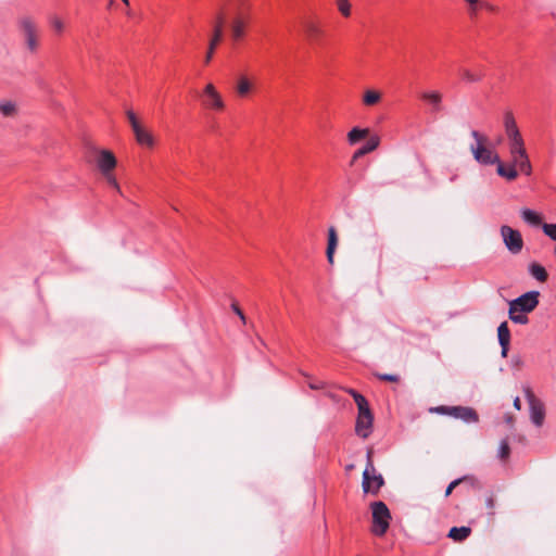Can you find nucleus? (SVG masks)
<instances>
[{"instance_id":"obj_1","label":"nucleus","mask_w":556,"mask_h":556,"mask_svg":"<svg viewBox=\"0 0 556 556\" xmlns=\"http://www.w3.org/2000/svg\"><path fill=\"white\" fill-rule=\"evenodd\" d=\"M471 137L476 140L477 144L470 147V151L473 155V159L484 165L496 164V172L501 177L506 178L511 181L515 180L518 176V172L514 168H506V165L500 160L498 155L493 152L491 149L485 147L486 137L482 136L479 131L472 130Z\"/></svg>"},{"instance_id":"obj_2","label":"nucleus","mask_w":556,"mask_h":556,"mask_svg":"<svg viewBox=\"0 0 556 556\" xmlns=\"http://www.w3.org/2000/svg\"><path fill=\"white\" fill-rule=\"evenodd\" d=\"M18 29L23 36L25 47L30 53H36L39 48L40 30L37 22L29 15L17 20Z\"/></svg>"},{"instance_id":"obj_3","label":"nucleus","mask_w":556,"mask_h":556,"mask_svg":"<svg viewBox=\"0 0 556 556\" xmlns=\"http://www.w3.org/2000/svg\"><path fill=\"white\" fill-rule=\"evenodd\" d=\"M384 481L381 475L376 473V469L371 462V452L367 453V465L363 472L362 488L365 493L377 494Z\"/></svg>"},{"instance_id":"obj_4","label":"nucleus","mask_w":556,"mask_h":556,"mask_svg":"<svg viewBox=\"0 0 556 556\" xmlns=\"http://www.w3.org/2000/svg\"><path fill=\"white\" fill-rule=\"evenodd\" d=\"M372 510V532L376 535H383L389 528V520L391 518L390 510L383 502H375L371 505Z\"/></svg>"},{"instance_id":"obj_5","label":"nucleus","mask_w":556,"mask_h":556,"mask_svg":"<svg viewBox=\"0 0 556 556\" xmlns=\"http://www.w3.org/2000/svg\"><path fill=\"white\" fill-rule=\"evenodd\" d=\"M539 291H528L517 299H514L509 302V306L513 307L514 311H520V313L528 314L535 309L539 305Z\"/></svg>"},{"instance_id":"obj_6","label":"nucleus","mask_w":556,"mask_h":556,"mask_svg":"<svg viewBox=\"0 0 556 556\" xmlns=\"http://www.w3.org/2000/svg\"><path fill=\"white\" fill-rule=\"evenodd\" d=\"M501 236L507 250L513 254H518L523 248V240L518 230L507 225L501 227Z\"/></svg>"},{"instance_id":"obj_7","label":"nucleus","mask_w":556,"mask_h":556,"mask_svg":"<svg viewBox=\"0 0 556 556\" xmlns=\"http://www.w3.org/2000/svg\"><path fill=\"white\" fill-rule=\"evenodd\" d=\"M437 413L450 415L465 422H477L478 415L471 407L465 406H439L434 409Z\"/></svg>"},{"instance_id":"obj_8","label":"nucleus","mask_w":556,"mask_h":556,"mask_svg":"<svg viewBox=\"0 0 556 556\" xmlns=\"http://www.w3.org/2000/svg\"><path fill=\"white\" fill-rule=\"evenodd\" d=\"M506 168H514L529 176L532 167L526 149L510 153V164Z\"/></svg>"},{"instance_id":"obj_9","label":"nucleus","mask_w":556,"mask_h":556,"mask_svg":"<svg viewBox=\"0 0 556 556\" xmlns=\"http://www.w3.org/2000/svg\"><path fill=\"white\" fill-rule=\"evenodd\" d=\"M203 105L207 109L222 111L225 106L222 96L213 84H207L203 90Z\"/></svg>"},{"instance_id":"obj_10","label":"nucleus","mask_w":556,"mask_h":556,"mask_svg":"<svg viewBox=\"0 0 556 556\" xmlns=\"http://www.w3.org/2000/svg\"><path fill=\"white\" fill-rule=\"evenodd\" d=\"M96 164L101 174L114 172L117 160L114 153L110 150L101 149L97 150Z\"/></svg>"},{"instance_id":"obj_11","label":"nucleus","mask_w":556,"mask_h":556,"mask_svg":"<svg viewBox=\"0 0 556 556\" xmlns=\"http://www.w3.org/2000/svg\"><path fill=\"white\" fill-rule=\"evenodd\" d=\"M374 416L371 412L357 414L355 432L358 437L367 439L372 431Z\"/></svg>"},{"instance_id":"obj_12","label":"nucleus","mask_w":556,"mask_h":556,"mask_svg":"<svg viewBox=\"0 0 556 556\" xmlns=\"http://www.w3.org/2000/svg\"><path fill=\"white\" fill-rule=\"evenodd\" d=\"M526 396L530 403L531 421L538 427L542 426L543 420H544L543 405L536 401L533 393L529 389L526 391Z\"/></svg>"},{"instance_id":"obj_13","label":"nucleus","mask_w":556,"mask_h":556,"mask_svg":"<svg viewBox=\"0 0 556 556\" xmlns=\"http://www.w3.org/2000/svg\"><path fill=\"white\" fill-rule=\"evenodd\" d=\"M136 142L141 146L149 149H153L155 146V138L152 134V131L146 127V125L142 123L135 129H132Z\"/></svg>"},{"instance_id":"obj_14","label":"nucleus","mask_w":556,"mask_h":556,"mask_svg":"<svg viewBox=\"0 0 556 556\" xmlns=\"http://www.w3.org/2000/svg\"><path fill=\"white\" fill-rule=\"evenodd\" d=\"M302 24L308 40L313 43H318L324 35L321 26L316 21L309 18L304 20Z\"/></svg>"},{"instance_id":"obj_15","label":"nucleus","mask_w":556,"mask_h":556,"mask_svg":"<svg viewBox=\"0 0 556 556\" xmlns=\"http://www.w3.org/2000/svg\"><path fill=\"white\" fill-rule=\"evenodd\" d=\"M421 99L432 106L433 112L442 110V93L440 91H425L421 93Z\"/></svg>"},{"instance_id":"obj_16","label":"nucleus","mask_w":556,"mask_h":556,"mask_svg":"<svg viewBox=\"0 0 556 556\" xmlns=\"http://www.w3.org/2000/svg\"><path fill=\"white\" fill-rule=\"evenodd\" d=\"M338 245V236L334 227L328 229V244L326 250L327 260L330 264H333V255Z\"/></svg>"},{"instance_id":"obj_17","label":"nucleus","mask_w":556,"mask_h":556,"mask_svg":"<svg viewBox=\"0 0 556 556\" xmlns=\"http://www.w3.org/2000/svg\"><path fill=\"white\" fill-rule=\"evenodd\" d=\"M504 127H505V131H506V135H507L508 139L521 136V134H520V131H519V129L517 127L515 117H514V115L510 112H507L505 114Z\"/></svg>"},{"instance_id":"obj_18","label":"nucleus","mask_w":556,"mask_h":556,"mask_svg":"<svg viewBox=\"0 0 556 556\" xmlns=\"http://www.w3.org/2000/svg\"><path fill=\"white\" fill-rule=\"evenodd\" d=\"M380 143V138L378 136H371L369 138V140L367 141V143L365 146H363L362 148H359L353 155V160H356L367 153H370L372 152L374 150H376L378 148Z\"/></svg>"},{"instance_id":"obj_19","label":"nucleus","mask_w":556,"mask_h":556,"mask_svg":"<svg viewBox=\"0 0 556 556\" xmlns=\"http://www.w3.org/2000/svg\"><path fill=\"white\" fill-rule=\"evenodd\" d=\"M369 135L368 128H352L348 134V141L350 144H356L359 140L366 138Z\"/></svg>"},{"instance_id":"obj_20","label":"nucleus","mask_w":556,"mask_h":556,"mask_svg":"<svg viewBox=\"0 0 556 556\" xmlns=\"http://www.w3.org/2000/svg\"><path fill=\"white\" fill-rule=\"evenodd\" d=\"M528 269H529L530 275L538 281L545 282L547 280V277H548L547 271L545 270V268L542 265H540L538 263H531L529 265Z\"/></svg>"},{"instance_id":"obj_21","label":"nucleus","mask_w":556,"mask_h":556,"mask_svg":"<svg viewBox=\"0 0 556 556\" xmlns=\"http://www.w3.org/2000/svg\"><path fill=\"white\" fill-rule=\"evenodd\" d=\"M459 74L462 79L466 83H478L483 77V73L481 71H472L469 68H460Z\"/></svg>"},{"instance_id":"obj_22","label":"nucleus","mask_w":556,"mask_h":556,"mask_svg":"<svg viewBox=\"0 0 556 556\" xmlns=\"http://www.w3.org/2000/svg\"><path fill=\"white\" fill-rule=\"evenodd\" d=\"M471 533V529L469 527H453L448 532V538L453 539L454 541H464L466 540Z\"/></svg>"},{"instance_id":"obj_23","label":"nucleus","mask_w":556,"mask_h":556,"mask_svg":"<svg viewBox=\"0 0 556 556\" xmlns=\"http://www.w3.org/2000/svg\"><path fill=\"white\" fill-rule=\"evenodd\" d=\"M520 214H521L522 219L532 226H538L542 222L541 216L536 212H534L530 208H522L520 211Z\"/></svg>"},{"instance_id":"obj_24","label":"nucleus","mask_w":556,"mask_h":556,"mask_svg":"<svg viewBox=\"0 0 556 556\" xmlns=\"http://www.w3.org/2000/svg\"><path fill=\"white\" fill-rule=\"evenodd\" d=\"M220 39L222 38L219 37L218 31H215V34H213V36L210 40L208 49H207V52L204 58L205 64H208L212 61L214 51H215L217 45L219 43Z\"/></svg>"},{"instance_id":"obj_25","label":"nucleus","mask_w":556,"mask_h":556,"mask_svg":"<svg viewBox=\"0 0 556 556\" xmlns=\"http://www.w3.org/2000/svg\"><path fill=\"white\" fill-rule=\"evenodd\" d=\"M497 338L500 344H509L510 332L506 321H503L497 328Z\"/></svg>"},{"instance_id":"obj_26","label":"nucleus","mask_w":556,"mask_h":556,"mask_svg":"<svg viewBox=\"0 0 556 556\" xmlns=\"http://www.w3.org/2000/svg\"><path fill=\"white\" fill-rule=\"evenodd\" d=\"M17 108L13 101H0V113L5 117H12L16 114Z\"/></svg>"},{"instance_id":"obj_27","label":"nucleus","mask_w":556,"mask_h":556,"mask_svg":"<svg viewBox=\"0 0 556 556\" xmlns=\"http://www.w3.org/2000/svg\"><path fill=\"white\" fill-rule=\"evenodd\" d=\"M381 100V93L379 91L369 89L366 90L363 96V102L365 105H375Z\"/></svg>"},{"instance_id":"obj_28","label":"nucleus","mask_w":556,"mask_h":556,"mask_svg":"<svg viewBox=\"0 0 556 556\" xmlns=\"http://www.w3.org/2000/svg\"><path fill=\"white\" fill-rule=\"evenodd\" d=\"M508 316L509 319L515 324L526 325L529 321L527 314L520 313V311H514L513 313L511 306H509Z\"/></svg>"},{"instance_id":"obj_29","label":"nucleus","mask_w":556,"mask_h":556,"mask_svg":"<svg viewBox=\"0 0 556 556\" xmlns=\"http://www.w3.org/2000/svg\"><path fill=\"white\" fill-rule=\"evenodd\" d=\"M509 141V154L515 151L525 150V142L521 136L508 139Z\"/></svg>"},{"instance_id":"obj_30","label":"nucleus","mask_w":556,"mask_h":556,"mask_svg":"<svg viewBox=\"0 0 556 556\" xmlns=\"http://www.w3.org/2000/svg\"><path fill=\"white\" fill-rule=\"evenodd\" d=\"M354 401L357 405L358 414L371 412L367 400L362 394L355 395Z\"/></svg>"},{"instance_id":"obj_31","label":"nucleus","mask_w":556,"mask_h":556,"mask_svg":"<svg viewBox=\"0 0 556 556\" xmlns=\"http://www.w3.org/2000/svg\"><path fill=\"white\" fill-rule=\"evenodd\" d=\"M354 401L357 405L358 414L371 412L367 400L362 394L355 395Z\"/></svg>"},{"instance_id":"obj_32","label":"nucleus","mask_w":556,"mask_h":556,"mask_svg":"<svg viewBox=\"0 0 556 556\" xmlns=\"http://www.w3.org/2000/svg\"><path fill=\"white\" fill-rule=\"evenodd\" d=\"M125 113H126V117L130 124L131 129H135L136 127H138L139 125L142 124L140 118L137 116V114L132 110H127Z\"/></svg>"},{"instance_id":"obj_33","label":"nucleus","mask_w":556,"mask_h":556,"mask_svg":"<svg viewBox=\"0 0 556 556\" xmlns=\"http://www.w3.org/2000/svg\"><path fill=\"white\" fill-rule=\"evenodd\" d=\"M50 23H51L52 28L58 34H61L65 28L64 22L59 16H52L50 18Z\"/></svg>"},{"instance_id":"obj_34","label":"nucleus","mask_w":556,"mask_h":556,"mask_svg":"<svg viewBox=\"0 0 556 556\" xmlns=\"http://www.w3.org/2000/svg\"><path fill=\"white\" fill-rule=\"evenodd\" d=\"M102 175L110 186H112L118 193H122L121 187H119L113 172H109V173L102 174Z\"/></svg>"},{"instance_id":"obj_35","label":"nucleus","mask_w":556,"mask_h":556,"mask_svg":"<svg viewBox=\"0 0 556 556\" xmlns=\"http://www.w3.org/2000/svg\"><path fill=\"white\" fill-rule=\"evenodd\" d=\"M542 229L546 236H548L552 240L556 241V223L543 224Z\"/></svg>"},{"instance_id":"obj_36","label":"nucleus","mask_w":556,"mask_h":556,"mask_svg":"<svg viewBox=\"0 0 556 556\" xmlns=\"http://www.w3.org/2000/svg\"><path fill=\"white\" fill-rule=\"evenodd\" d=\"M339 11L344 15L349 16L351 13V4L349 0H337Z\"/></svg>"},{"instance_id":"obj_37","label":"nucleus","mask_w":556,"mask_h":556,"mask_svg":"<svg viewBox=\"0 0 556 556\" xmlns=\"http://www.w3.org/2000/svg\"><path fill=\"white\" fill-rule=\"evenodd\" d=\"M509 452H510V448H509L508 442L506 440L501 441L500 446H498V457L502 459H505L508 457Z\"/></svg>"},{"instance_id":"obj_38","label":"nucleus","mask_w":556,"mask_h":556,"mask_svg":"<svg viewBox=\"0 0 556 556\" xmlns=\"http://www.w3.org/2000/svg\"><path fill=\"white\" fill-rule=\"evenodd\" d=\"M223 25H224V16H223V14H218L216 16V21H215V24H214L213 34H215V31H218V35H219L220 38L223 36Z\"/></svg>"},{"instance_id":"obj_39","label":"nucleus","mask_w":556,"mask_h":556,"mask_svg":"<svg viewBox=\"0 0 556 556\" xmlns=\"http://www.w3.org/2000/svg\"><path fill=\"white\" fill-rule=\"evenodd\" d=\"M223 25H224V16H223V14H218L216 16V21H215V24H214L213 34H215V31H218V35H219L220 38L223 36Z\"/></svg>"},{"instance_id":"obj_40","label":"nucleus","mask_w":556,"mask_h":556,"mask_svg":"<svg viewBox=\"0 0 556 556\" xmlns=\"http://www.w3.org/2000/svg\"><path fill=\"white\" fill-rule=\"evenodd\" d=\"M241 33H242V24L239 20H237L232 26V35L236 39H238V38H240Z\"/></svg>"},{"instance_id":"obj_41","label":"nucleus","mask_w":556,"mask_h":556,"mask_svg":"<svg viewBox=\"0 0 556 556\" xmlns=\"http://www.w3.org/2000/svg\"><path fill=\"white\" fill-rule=\"evenodd\" d=\"M325 382L321 380H312L308 382V387L312 390H321L325 388Z\"/></svg>"},{"instance_id":"obj_42","label":"nucleus","mask_w":556,"mask_h":556,"mask_svg":"<svg viewBox=\"0 0 556 556\" xmlns=\"http://www.w3.org/2000/svg\"><path fill=\"white\" fill-rule=\"evenodd\" d=\"M379 379L390 381V382H396L399 380V377L391 374H379L377 375Z\"/></svg>"},{"instance_id":"obj_43","label":"nucleus","mask_w":556,"mask_h":556,"mask_svg":"<svg viewBox=\"0 0 556 556\" xmlns=\"http://www.w3.org/2000/svg\"><path fill=\"white\" fill-rule=\"evenodd\" d=\"M231 308L241 319H243V311L241 309L238 301L231 302Z\"/></svg>"},{"instance_id":"obj_44","label":"nucleus","mask_w":556,"mask_h":556,"mask_svg":"<svg viewBox=\"0 0 556 556\" xmlns=\"http://www.w3.org/2000/svg\"><path fill=\"white\" fill-rule=\"evenodd\" d=\"M460 481H462L460 479H456V480L452 481L445 490V496H448L452 493V491L454 490V488L460 483Z\"/></svg>"},{"instance_id":"obj_45","label":"nucleus","mask_w":556,"mask_h":556,"mask_svg":"<svg viewBox=\"0 0 556 556\" xmlns=\"http://www.w3.org/2000/svg\"><path fill=\"white\" fill-rule=\"evenodd\" d=\"M237 90L240 94H243V78L238 80Z\"/></svg>"},{"instance_id":"obj_46","label":"nucleus","mask_w":556,"mask_h":556,"mask_svg":"<svg viewBox=\"0 0 556 556\" xmlns=\"http://www.w3.org/2000/svg\"><path fill=\"white\" fill-rule=\"evenodd\" d=\"M501 348H502V356L503 357H506L507 356V352H508V346L509 344H500Z\"/></svg>"},{"instance_id":"obj_47","label":"nucleus","mask_w":556,"mask_h":556,"mask_svg":"<svg viewBox=\"0 0 556 556\" xmlns=\"http://www.w3.org/2000/svg\"><path fill=\"white\" fill-rule=\"evenodd\" d=\"M514 407L519 410L521 408V404H520V399L519 397H516L514 400Z\"/></svg>"},{"instance_id":"obj_48","label":"nucleus","mask_w":556,"mask_h":556,"mask_svg":"<svg viewBox=\"0 0 556 556\" xmlns=\"http://www.w3.org/2000/svg\"><path fill=\"white\" fill-rule=\"evenodd\" d=\"M505 421H506L507 424H509V425H510V424H513V417H511L510 415H506V416H505Z\"/></svg>"},{"instance_id":"obj_49","label":"nucleus","mask_w":556,"mask_h":556,"mask_svg":"<svg viewBox=\"0 0 556 556\" xmlns=\"http://www.w3.org/2000/svg\"><path fill=\"white\" fill-rule=\"evenodd\" d=\"M348 392L353 396V399H355V395H359V393H357L356 391H354L352 389H350Z\"/></svg>"},{"instance_id":"obj_50","label":"nucleus","mask_w":556,"mask_h":556,"mask_svg":"<svg viewBox=\"0 0 556 556\" xmlns=\"http://www.w3.org/2000/svg\"><path fill=\"white\" fill-rule=\"evenodd\" d=\"M244 88H245V93H247L250 90V84L247 79H245Z\"/></svg>"},{"instance_id":"obj_51","label":"nucleus","mask_w":556,"mask_h":556,"mask_svg":"<svg viewBox=\"0 0 556 556\" xmlns=\"http://www.w3.org/2000/svg\"><path fill=\"white\" fill-rule=\"evenodd\" d=\"M488 505L492 506V500H489Z\"/></svg>"},{"instance_id":"obj_52","label":"nucleus","mask_w":556,"mask_h":556,"mask_svg":"<svg viewBox=\"0 0 556 556\" xmlns=\"http://www.w3.org/2000/svg\"><path fill=\"white\" fill-rule=\"evenodd\" d=\"M469 1H470L471 3H473V2H475V0H469Z\"/></svg>"}]
</instances>
